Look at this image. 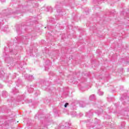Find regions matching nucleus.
Wrapping results in <instances>:
<instances>
[{
  "label": "nucleus",
  "instance_id": "4be33fe9",
  "mask_svg": "<svg viewBox=\"0 0 129 129\" xmlns=\"http://www.w3.org/2000/svg\"><path fill=\"white\" fill-rule=\"evenodd\" d=\"M1 3H5L6 2V0H0Z\"/></svg>",
  "mask_w": 129,
  "mask_h": 129
},
{
  "label": "nucleus",
  "instance_id": "7ed1b4c3",
  "mask_svg": "<svg viewBox=\"0 0 129 129\" xmlns=\"http://www.w3.org/2000/svg\"><path fill=\"white\" fill-rule=\"evenodd\" d=\"M24 77H25L27 80H29V81H33V80L34 79L33 76L28 74L25 75Z\"/></svg>",
  "mask_w": 129,
  "mask_h": 129
},
{
  "label": "nucleus",
  "instance_id": "20e7f679",
  "mask_svg": "<svg viewBox=\"0 0 129 129\" xmlns=\"http://www.w3.org/2000/svg\"><path fill=\"white\" fill-rule=\"evenodd\" d=\"M4 56L5 57V61L7 63L9 62H11V58H10V56L9 55H7V53L6 52L4 53Z\"/></svg>",
  "mask_w": 129,
  "mask_h": 129
},
{
  "label": "nucleus",
  "instance_id": "c85d7f7f",
  "mask_svg": "<svg viewBox=\"0 0 129 129\" xmlns=\"http://www.w3.org/2000/svg\"><path fill=\"white\" fill-rule=\"evenodd\" d=\"M126 105H127V106H128V104H127Z\"/></svg>",
  "mask_w": 129,
  "mask_h": 129
},
{
  "label": "nucleus",
  "instance_id": "6e6552de",
  "mask_svg": "<svg viewBox=\"0 0 129 129\" xmlns=\"http://www.w3.org/2000/svg\"><path fill=\"white\" fill-rule=\"evenodd\" d=\"M92 115H93V112L92 111L88 112L86 114V116H89V117H90V116H92Z\"/></svg>",
  "mask_w": 129,
  "mask_h": 129
},
{
  "label": "nucleus",
  "instance_id": "f8f14e48",
  "mask_svg": "<svg viewBox=\"0 0 129 129\" xmlns=\"http://www.w3.org/2000/svg\"><path fill=\"white\" fill-rule=\"evenodd\" d=\"M40 84H41V86H44V85L46 84V82H45V81L44 80H42L41 81Z\"/></svg>",
  "mask_w": 129,
  "mask_h": 129
},
{
  "label": "nucleus",
  "instance_id": "a878e982",
  "mask_svg": "<svg viewBox=\"0 0 129 129\" xmlns=\"http://www.w3.org/2000/svg\"><path fill=\"white\" fill-rule=\"evenodd\" d=\"M35 96H38V94H37V93L35 94Z\"/></svg>",
  "mask_w": 129,
  "mask_h": 129
},
{
  "label": "nucleus",
  "instance_id": "aec40b11",
  "mask_svg": "<svg viewBox=\"0 0 129 129\" xmlns=\"http://www.w3.org/2000/svg\"><path fill=\"white\" fill-rule=\"evenodd\" d=\"M26 26H31V23L27 22Z\"/></svg>",
  "mask_w": 129,
  "mask_h": 129
},
{
  "label": "nucleus",
  "instance_id": "f257e3e1",
  "mask_svg": "<svg viewBox=\"0 0 129 129\" xmlns=\"http://www.w3.org/2000/svg\"><path fill=\"white\" fill-rule=\"evenodd\" d=\"M31 38V35L30 34H27L26 36L23 37H19L17 41L18 42H22L24 44H27L29 41V39Z\"/></svg>",
  "mask_w": 129,
  "mask_h": 129
},
{
  "label": "nucleus",
  "instance_id": "393cba45",
  "mask_svg": "<svg viewBox=\"0 0 129 129\" xmlns=\"http://www.w3.org/2000/svg\"><path fill=\"white\" fill-rule=\"evenodd\" d=\"M17 32L18 33V34H19V33H20V31H19V30H18V29H17Z\"/></svg>",
  "mask_w": 129,
  "mask_h": 129
},
{
  "label": "nucleus",
  "instance_id": "2f4dec72",
  "mask_svg": "<svg viewBox=\"0 0 129 129\" xmlns=\"http://www.w3.org/2000/svg\"><path fill=\"white\" fill-rule=\"evenodd\" d=\"M67 127L66 126V127H65V128H67Z\"/></svg>",
  "mask_w": 129,
  "mask_h": 129
},
{
  "label": "nucleus",
  "instance_id": "c756f323",
  "mask_svg": "<svg viewBox=\"0 0 129 129\" xmlns=\"http://www.w3.org/2000/svg\"><path fill=\"white\" fill-rule=\"evenodd\" d=\"M57 13H59V11L58 10H57Z\"/></svg>",
  "mask_w": 129,
  "mask_h": 129
},
{
  "label": "nucleus",
  "instance_id": "423d86ee",
  "mask_svg": "<svg viewBox=\"0 0 129 129\" xmlns=\"http://www.w3.org/2000/svg\"><path fill=\"white\" fill-rule=\"evenodd\" d=\"M89 99L90 100H95V99H96V97L95 96V95L94 94L91 95L89 97Z\"/></svg>",
  "mask_w": 129,
  "mask_h": 129
},
{
  "label": "nucleus",
  "instance_id": "9d476101",
  "mask_svg": "<svg viewBox=\"0 0 129 129\" xmlns=\"http://www.w3.org/2000/svg\"><path fill=\"white\" fill-rule=\"evenodd\" d=\"M0 69H2V67H0ZM5 73L3 71L0 70V77H4Z\"/></svg>",
  "mask_w": 129,
  "mask_h": 129
},
{
  "label": "nucleus",
  "instance_id": "5701e85b",
  "mask_svg": "<svg viewBox=\"0 0 129 129\" xmlns=\"http://www.w3.org/2000/svg\"><path fill=\"white\" fill-rule=\"evenodd\" d=\"M3 87H4V86H3L2 84H0V88H3Z\"/></svg>",
  "mask_w": 129,
  "mask_h": 129
},
{
  "label": "nucleus",
  "instance_id": "2eb2a0df",
  "mask_svg": "<svg viewBox=\"0 0 129 129\" xmlns=\"http://www.w3.org/2000/svg\"><path fill=\"white\" fill-rule=\"evenodd\" d=\"M80 107H85V106H86L85 103H80Z\"/></svg>",
  "mask_w": 129,
  "mask_h": 129
},
{
  "label": "nucleus",
  "instance_id": "39448f33",
  "mask_svg": "<svg viewBox=\"0 0 129 129\" xmlns=\"http://www.w3.org/2000/svg\"><path fill=\"white\" fill-rule=\"evenodd\" d=\"M126 99H128V97H125V94H124L120 98L121 101H123Z\"/></svg>",
  "mask_w": 129,
  "mask_h": 129
},
{
  "label": "nucleus",
  "instance_id": "412c9836",
  "mask_svg": "<svg viewBox=\"0 0 129 129\" xmlns=\"http://www.w3.org/2000/svg\"><path fill=\"white\" fill-rule=\"evenodd\" d=\"M2 25H4V23H3V22H1L0 29H1V28H2Z\"/></svg>",
  "mask_w": 129,
  "mask_h": 129
},
{
  "label": "nucleus",
  "instance_id": "473e14b6",
  "mask_svg": "<svg viewBox=\"0 0 129 129\" xmlns=\"http://www.w3.org/2000/svg\"><path fill=\"white\" fill-rule=\"evenodd\" d=\"M60 13H61V12H59Z\"/></svg>",
  "mask_w": 129,
  "mask_h": 129
},
{
  "label": "nucleus",
  "instance_id": "9b49d317",
  "mask_svg": "<svg viewBox=\"0 0 129 129\" xmlns=\"http://www.w3.org/2000/svg\"><path fill=\"white\" fill-rule=\"evenodd\" d=\"M28 91L29 93H32V92L34 91V89H33L32 87H30L28 89Z\"/></svg>",
  "mask_w": 129,
  "mask_h": 129
},
{
  "label": "nucleus",
  "instance_id": "bb28decb",
  "mask_svg": "<svg viewBox=\"0 0 129 129\" xmlns=\"http://www.w3.org/2000/svg\"><path fill=\"white\" fill-rule=\"evenodd\" d=\"M22 29H25V30H26V28H25V26H23Z\"/></svg>",
  "mask_w": 129,
  "mask_h": 129
},
{
  "label": "nucleus",
  "instance_id": "0eeeda50",
  "mask_svg": "<svg viewBox=\"0 0 129 129\" xmlns=\"http://www.w3.org/2000/svg\"><path fill=\"white\" fill-rule=\"evenodd\" d=\"M6 16H9V15H11L12 14V12H11V10H6V12H4Z\"/></svg>",
  "mask_w": 129,
  "mask_h": 129
},
{
  "label": "nucleus",
  "instance_id": "6ab92c4d",
  "mask_svg": "<svg viewBox=\"0 0 129 129\" xmlns=\"http://www.w3.org/2000/svg\"><path fill=\"white\" fill-rule=\"evenodd\" d=\"M68 104H69V103H66L65 104H64V107H67V106L68 105Z\"/></svg>",
  "mask_w": 129,
  "mask_h": 129
},
{
  "label": "nucleus",
  "instance_id": "ddd939ff",
  "mask_svg": "<svg viewBox=\"0 0 129 129\" xmlns=\"http://www.w3.org/2000/svg\"><path fill=\"white\" fill-rule=\"evenodd\" d=\"M12 92L13 93H15V92H19V91L17 89H16V88H14L12 89Z\"/></svg>",
  "mask_w": 129,
  "mask_h": 129
},
{
  "label": "nucleus",
  "instance_id": "1a4fd4ad",
  "mask_svg": "<svg viewBox=\"0 0 129 129\" xmlns=\"http://www.w3.org/2000/svg\"><path fill=\"white\" fill-rule=\"evenodd\" d=\"M2 96L4 97V98H6V97L8 96V93L7 92V91H4L2 92Z\"/></svg>",
  "mask_w": 129,
  "mask_h": 129
},
{
  "label": "nucleus",
  "instance_id": "cd10ccee",
  "mask_svg": "<svg viewBox=\"0 0 129 129\" xmlns=\"http://www.w3.org/2000/svg\"><path fill=\"white\" fill-rule=\"evenodd\" d=\"M45 70H48V69H47V66L45 67Z\"/></svg>",
  "mask_w": 129,
  "mask_h": 129
},
{
  "label": "nucleus",
  "instance_id": "f3484780",
  "mask_svg": "<svg viewBox=\"0 0 129 129\" xmlns=\"http://www.w3.org/2000/svg\"><path fill=\"white\" fill-rule=\"evenodd\" d=\"M46 64H48V65H51V62H50V60L46 61Z\"/></svg>",
  "mask_w": 129,
  "mask_h": 129
},
{
  "label": "nucleus",
  "instance_id": "7c9ffc66",
  "mask_svg": "<svg viewBox=\"0 0 129 129\" xmlns=\"http://www.w3.org/2000/svg\"><path fill=\"white\" fill-rule=\"evenodd\" d=\"M122 103H123V104H124V103H123V102H122Z\"/></svg>",
  "mask_w": 129,
  "mask_h": 129
},
{
  "label": "nucleus",
  "instance_id": "b1692460",
  "mask_svg": "<svg viewBox=\"0 0 129 129\" xmlns=\"http://www.w3.org/2000/svg\"><path fill=\"white\" fill-rule=\"evenodd\" d=\"M54 21V19H51L50 20V22H53Z\"/></svg>",
  "mask_w": 129,
  "mask_h": 129
},
{
  "label": "nucleus",
  "instance_id": "a211bd4d",
  "mask_svg": "<svg viewBox=\"0 0 129 129\" xmlns=\"http://www.w3.org/2000/svg\"><path fill=\"white\" fill-rule=\"evenodd\" d=\"M2 29L4 31H7V29H8V26H7L6 27H4V28H2Z\"/></svg>",
  "mask_w": 129,
  "mask_h": 129
},
{
  "label": "nucleus",
  "instance_id": "4468645a",
  "mask_svg": "<svg viewBox=\"0 0 129 129\" xmlns=\"http://www.w3.org/2000/svg\"><path fill=\"white\" fill-rule=\"evenodd\" d=\"M103 93H104L103 92L100 91V90H99L98 92V94H99V95H102Z\"/></svg>",
  "mask_w": 129,
  "mask_h": 129
},
{
  "label": "nucleus",
  "instance_id": "f03ea898",
  "mask_svg": "<svg viewBox=\"0 0 129 129\" xmlns=\"http://www.w3.org/2000/svg\"><path fill=\"white\" fill-rule=\"evenodd\" d=\"M26 6H19L17 8L16 11L15 12V14H20V13H24V10H26Z\"/></svg>",
  "mask_w": 129,
  "mask_h": 129
},
{
  "label": "nucleus",
  "instance_id": "dca6fc26",
  "mask_svg": "<svg viewBox=\"0 0 129 129\" xmlns=\"http://www.w3.org/2000/svg\"><path fill=\"white\" fill-rule=\"evenodd\" d=\"M33 6L35 7V8H38V7H39V4L38 3H35L33 4Z\"/></svg>",
  "mask_w": 129,
  "mask_h": 129
}]
</instances>
